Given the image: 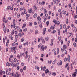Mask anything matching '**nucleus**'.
<instances>
[{
  "mask_svg": "<svg viewBox=\"0 0 77 77\" xmlns=\"http://www.w3.org/2000/svg\"><path fill=\"white\" fill-rule=\"evenodd\" d=\"M15 37L16 38H18V35H15Z\"/></svg>",
  "mask_w": 77,
  "mask_h": 77,
  "instance_id": "obj_47",
  "label": "nucleus"
},
{
  "mask_svg": "<svg viewBox=\"0 0 77 77\" xmlns=\"http://www.w3.org/2000/svg\"><path fill=\"white\" fill-rule=\"evenodd\" d=\"M27 28H25L23 30V32H26V31H27Z\"/></svg>",
  "mask_w": 77,
  "mask_h": 77,
  "instance_id": "obj_23",
  "label": "nucleus"
},
{
  "mask_svg": "<svg viewBox=\"0 0 77 77\" xmlns=\"http://www.w3.org/2000/svg\"><path fill=\"white\" fill-rule=\"evenodd\" d=\"M61 51H62V53H63V51H64V49H63V48H61Z\"/></svg>",
  "mask_w": 77,
  "mask_h": 77,
  "instance_id": "obj_46",
  "label": "nucleus"
},
{
  "mask_svg": "<svg viewBox=\"0 0 77 77\" xmlns=\"http://www.w3.org/2000/svg\"><path fill=\"white\" fill-rule=\"evenodd\" d=\"M11 33L12 34V35H14V30H13L11 32Z\"/></svg>",
  "mask_w": 77,
  "mask_h": 77,
  "instance_id": "obj_34",
  "label": "nucleus"
},
{
  "mask_svg": "<svg viewBox=\"0 0 77 77\" xmlns=\"http://www.w3.org/2000/svg\"><path fill=\"white\" fill-rule=\"evenodd\" d=\"M57 26H59V24H60V22H59V21L57 22Z\"/></svg>",
  "mask_w": 77,
  "mask_h": 77,
  "instance_id": "obj_37",
  "label": "nucleus"
},
{
  "mask_svg": "<svg viewBox=\"0 0 77 77\" xmlns=\"http://www.w3.org/2000/svg\"><path fill=\"white\" fill-rule=\"evenodd\" d=\"M32 9L30 8V9H29L28 10V12L29 13H32Z\"/></svg>",
  "mask_w": 77,
  "mask_h": 77,
  "instance_id": "obj_9",
  "label": "nucleus"
},
{
  "mask_svg": "<svg viewBox=\"0 0 77 77\" xmlns=\"http://www.w3.org/2000/svg\"><path fill=\"white\" fill-rule=\"evenodd\" d=\"M57 54H59V48H57Z\"/></svg>",
  "mask_w": 77,
  "mask_h": 77,
  "instance_id": "obj_24",
  "label": "nucleus"
},
{
  "mask_svg": "<svg viewBox=\"0 0 77 77\" xmlns=\"http://www.w3.org/2000/svg\"><path fill=\"white\" fill-rule=\"evenodd\" d=\"M19 66L18 65L17 67V71H18V70H19Z\"/></svg>",
  "mask_w": 77,
  "mask_h": 77,
  "instance_id": "obj_38",
  "label": "nucleus"
},
{
  "mask_svg": "<svg viewBox=\"0 0 77 77\" xmlns=\"http://www.w3.org/2000/svg\"><path fill=\"white\" fill-rule=\"evenodd\" d=\"M3 42L4 44H5V38H3Z\"/></svg>",
  "mask_w": 77,
  "mask_h": 77,
  "instance_id": "obj_40",
  "label": "nucleus"
},
{
  "mask_svg": "<svg viewBox=\"0 0 77 77\" xmlns=\"http://www.w3.org/2000/svg\"><path fill=\"white\" fill-rule=\"evenodd\" d=\"M10 64H11V66H13V67H14V65L12 63V62H11Z\"/></svg>",
  "mask_w": 77,
  "mask_h": 77,
  "instance_id": "obj_19",
  "label": "nucleus"
},
{
  "mask_svg": "<svg viewBox=\"0 0 77 77\" xmlns=\"http://www.w3.org/2000/svg\"><path fill=\"white\" fill-rule=\"evenodd\" d=\"M50 29L52 30H54V27H53V26H51L50 27Z\"/></svg>",
  "mask_w": 77,
  "mask_h": 77,
  "instance_id": "obj_48",
  "label": "nucleus"
},
{
  "mask_svg": "<svg viewBox=\"0 0 77 77\" xmlns=\"http://www.w3.org/2000/svg\"><path fill=\"white\" fill-rule=\"evenodd\" d=\"M56 33V31L55 30H54L53 31L52 33Z\"/></svg>",
  "mask_w": 77,
  "mask_h": 77,
  "instance_id": "obj_64",
  "label": "nucleus"
},
{
  "mask_svg": "<svg viewBox=\"0 0 77 77\" xmlns=\"http://www.w3.org/2000/svg\"><path fill=\"white\" fill-rule=\"evenodd\" d=\"M60 29H62V24L60 25Z\"/></svg>",
  "mask_w": 77,
  "mask_h": 77,
  "instance_id": "obj_56",
  "label": "nucleus"
},
{
  "mask_svg": "<svg viewBox=\"0 0 77 77\" xmlns=\"http://www.w3.org/2000/svg\"><path fill=\"white\" fill-rule=\"evenodd\" d=\"M40 60H41V61L42 62H43V61H44V60L43 59V58H41L40 59Z\"/></svg>",
  "mask_w": 77,
  "mask_h": 77,
  "instance_id": "obj_61",
  "label": "nucleus"
},
{
  "mask_svg": "<svg viewBox=\"0 0 77 77\" xmlns=\"http://www.w3.org/2000/svg\"><path fill=\"white\" fill-rule=\"evenodd\" d=\"M45 41L43 39V40H42V44H44V43H45Z\"/></svg>",
  "mask_w": 77,
  "mask_h": 77,
  "instance_id": "obj_45",
  "label": "nucleus"
},
{
  "mask_svg": "<svg viewBox=\"0 0 77 77\" xmlns=\"http://www.w3.org/2000/svg\"><path fill=\"white\" fill-rule=\"evenodd\" d=\"M44 9V7H42V8L40 9L41 11H42V10Z\"/></svg>",
  "mask_w": 77,
  "mask_h": 77,
  "instance_id": "obj_57",
  "label": "nucleus"
},
{
  "mask_svg": "<svg viewBox=\"0 0 77 77\" xmlns=\"http://www.w3.org/2000/svg\"><path fill=\"white\" fill-rule=\"evenodd\" d=\"M28 54H26V56L25 57V59H27L28 58Z\"/></svg>",
  "mask_w": 77,
  "mask_h": 77,
  "instance_id": "obj_25",
  "label": "nucleus"
},
{
  "mask_svg": "<svg viewBox=\"0 0 77 77\" xmlns=\"http://www.w3.org/2000/svg\"><path fill=\"white\" fill-rule=\"evenodd\" d=\"M23 70H26V66H25L23 68Z\"/></svg>",
  "mask_w": 77,
  "mask_h": 77,
  "instance_id": "obj_50",
  "label": "nucleus"
},
{
  "mask_svg": "<svg viewBox=\"0 0 77 77\" xmlns=\"http://www.w3.org/2000/svg\"><path fill=\"white\" fill-rule=\"evenodd\" d=\"M74 30L75 32H77V28L76 27H75Z\"/></svg>",
  "mask_w": 77,
  "mask_h": 77,
  "instance_id": "obj_54",
  "label": "nucleus"
},
{
  "mask_svg": "<svg viewBox=\"0 0 77 77\" xmlns=\"http://www.w3.org/2000/svg\"><path fill=\"white\" fill-rule=\"evenodd\" d=\"M38 31L37 30H36L35 31V34H38Z\"/></svg>",
  "mask_w": 77,
  "mask_h": 77,
  "instance_id": "obj_26",
  "label": "nucleus"
},
{
  "mask_svg": "<svg viewBox=\"0 0 77 77\" xmlns=\"http://www.w3.org/2000/svg\"><path fill=\"white\" fill-rule=\"evenodd\" d=\"M60 30H58V35H60Z\"/></svg>",
  "mask_w": 77,
  "mask_h": 77,
  "instance_id": "obj_36",
  "label": "nucleus"
},
{
  "mask_svg": "<svg viewBox=\"0 0 77 77\" xmlns=\"http://www.w3.org/2000/svg\"><path fill=\"white\" fill-rule=\"evenodd\" d=\"M53 23H55V24H57V21L55 19H54L53 20Z\"/></svg>",
  "mask_w": 77,
  "mask_h": 77,
  "instance_id": "obj_10",
  "label": "nucleus"
},
{
  "mask_svg": "<svg viewBox=\"0 0 77 77\" xmlns=\"http://www.w3.org/2000/svg\"><path fill=\"white\" fill-rule=\"evenodd\" d=\"M68 59L67 58H65L64 59V62H66V61H68Z\"/></svg>",
  "mask_w": 77,
  "mask_h": 77,
  "instance_id": "obj_21",
  "label": "nucleus"
},
{
  "mask_svg": "<svg viewBox=\"0 0 77 77\" xmlns=\"http://www.w3.org/2000/svg\"><path fill=\"white\" fill-rule=\"evenodd\" d=\"M71 6V4H68V7L69 8H70Z\"/></svg>",
  "mask_w": 77,
  "mask_h": 77,
  "instance_id": "obj_53",
  "label": "nucleus"
},
{
  "mask_svg": "<svg viewBox=\"0 0 77 77\" xmlns=\"http://www.w3.org/2000/svg\"><path fill=\"white\" fill-rule=\"evenodd\" d=\"M41 57H44V54H41Z\"/></svg>",
  "mask_w": 77,
  "mask_h": 77,
  "instance_id": "obj_63",
  "label": "nucleus"
},
{
  "mask_svg": "<svg viewBox=\"0 0 77 77\" xmlns=\"http://www.w3.org/2000/svg\"><path fill=\"white\" fill-rule=\"evenodd\" d=\"M20 57H22V56H24V53H20Z\"/></svg>",
  "mask_w": 77,
  "mask_h": 77,
  "instance_id": "obj_5",
  "label": "nucleus"
},
{
  "mask_svg": "<svg viewBox=\"0 0 77 77\" xmlns=\"http://www.w3.org/2000/svg\"><path fill=\"white\" fill-rule=\"evenodd\" d=\"M26 16L27 17H30V14H26Z\"/></svg>",
  "mask_w": 77,
  "mask_h": 77,
  "instance_id": "obj_60",
  "label": "nucleus"
},
{
  "mask_svg": "<svg viewBox=\"0 0 77 77\" xmlns=\"http://www.w3.org/2000/svg\"><path fill=\"white\" fill-rule=\"evenodd\" d=\"M46 69V67H45V66H44L43 69V71H44Z\"/></svg>",
  "mask_w": 77,
  "mask_h": 77,
  "instance_id": "obj_29",
  "label": "nucleus"
},
{
  "mask_svg": "<svg viewBox=\"0 0 77 77\" xmlns=\"http://www.w3.org/2000/svg\"><path fill=\"white\" fill-rule=\"evenodd\" d=\"M24 38L23 37L21 39V42H24Z\"/></svg>",
  "mask_w": 77,
  "mask_h": 77,
  "instance_id": "obj_13",
  "label": "nucleus"
},
{
  "mask_svg": "<svg viewBox=\"0 0 77 77\" xmlns=\"http://www.w3.org/2000/svg\"><path fill=\"white\" fill-rule=\"evenodd\" d=\"M58 39L59 41H60V40H61V37L60 36H58Z\"/></svg>",
  "mask_w": 77,
  "mask_h": 77,
  "instance_id": "obj_30",
  "label": "nucleus"
},
{
  "mask_svg": "<svg viewBox=\"0 0 77 77\" xmlns=\"http://www.w3.org/2000/svg\"><path fill=\"white\" fill-rule=\"evenodd\" d=\"M19 63H20V61H19V60H17V64H18V65H19Z\"/></svg>",
  "mask_w": 77,
  "mask_h": 77,
  "instance_id": "obj_59",
  "label": "nucleus"
},
{
  "mask_svg": "<svg viewBox=\"0 0 77 77\" xmlns=\"http://www.w3.org/2000/svg\"><path fill=\"white\" fill-rule=\"evenodd\" d=\"M16 77H19V74L18 72H17L16 73Z\"/></svg>",
  "mask_w": 77,
  "mask_h": 77,
  "instance_id": "obj_20",
  "label": "nucleus"
},
{
  "mask_svg": "<svg viewBox=\"0 0 77 77\" xmlns=\"http://www.w3.org/2000/svg\"><path fill=\"white\" fill-rule=\"evenodd\" d=\"M21 36H22L21 35V33H19L18 34V36H19L20 37H21Z\"/></svg>",
  "mask_w": 77,
  "mask_h": 77,
  "instance_id": "obj_33",
  "label": "nucleus"
},
{
  "mask_svg": "<svg viewBox=\"0 0 77 77\" xmlns=\"http://www.w3.org/2000/svg\"><path fill=\"white\" fill-rule=\"evenodd\" d=\"M17 57L19 59H20V55L18 54L17 56Z\"/></svg>",
  "mask_w": 77,
  "mask_h": 77,
  "instance_id": "obj_39",
  "label": "nucleus"
},
{
  "mask_svg": "<svg viewBox=\"0 0 77 77\" xmlns=\"http://www.w3.org/2000/svg\"><path fill=\"white\" fill-rule=\"evenodd\" d=\"M52 62V61L51 60H50V61L48 60V64H49H49H51V63Z\"/></svg>",
  "mask_w": 77,
  "mask_h": 77,
  "instance_id": "obj_7",
  "label": "nucleus"
},
{
  "mask_svg": "<svg viewBox=\"0 0 77 77\" xmlns=\"http://www.w3.org/2000/svg\"><path fill=\"white\" fill-rule=\"evenodd\" d=\"M44 45H42L41 48V50H42L43 51H44Z\"/></svg>",
  "mask_w": 77,
  "mask_h": 77,
  "instance_id": "obj_11",
  "label": "nucleus"
},
{
  "mask_svg": "<svg viewBox=\"0 0 77 77\" xmlns=\"http://www.w3.org/2000/svg\"><path fill=\"white\" fill-rule=\"evenodd\" d=\"M12 46H15V43L14 42V43H12Z\"/></svg>",
  "mask_w": 77,
  "mask_h": 77,
  "instance_id": "obj_52",
  "label": "nucleus"
},
{
  "mask_svg": "<svg viewBox=\"0 0 77 77\" xmlns=\"http://www.w3.org/2000/svg\"><path fill=\"white\" fill-rule=\"evenodd\" d=\"M17 30H20V27L19 26H17Z\"/></svg>",
  "mask_w": 77,
  "mask_h": 77,
  "instance_id": "obj_41",
  "label": "nucleus"
},
{
  "mask_svg": "<svg viewBox=\"0 0 77 77\" xmlns=\"http://www.w3.org/2000/svg\"><path fill=\"white\" fill-rule=\"evenodd\" d=\"M63 48L64 49L65 51L66 50V48H67V47L66 46V45H63Z\"/></svg>",
  "mask_w": 77,
  "mask_h": 77,
  "instance_id": "obj_3",
  "label": "nucleus"
},
{
  "mask_svg": "<svg viewBox=\"0 0 77 77\" xmlns=\"http://www.w3.org/2000/svg\"><path fill=\"white\" fill-rule=\"evenodd\" d=\"M6 72H8V75H11V73L8 72V70H6Z\"/></svg>",
  "mask_w": 77,
  "mask_h": 77,
  "instance_id": "obj_32",
  "label": "nucleus"
},
{
  "mask_svg": "<svg viewBox=\"0 0 77 77\" xmlns=\"http://www.w3.org/2000/svg\"><path fill=\"white\" fill-rule=\"evenodd\" d=\"M37 19L38 21H40L41 20V17H40V16L38 17L37 18Z\"/></svg>",
  "mask_w": 77,
  "mask_h": 77,
  "instance_id": "obj_18",
  "label": "nucleus"
},
{
  "mask_svg": "<svg viewBox=\"0 0 77 77\" xmlns=\"http://www.w3.org/2000/svg\"><path fill=\"white\" fill-rule=\"evenodd\" d=\"M68 59H70V55H69L68 56Z\"/></svg>",
  "mask_w": 77,
  "mask_h": 77,
  "instance_id": "obj_51",
  "label": "nucleus"
},
{
  "mask_svg": "<svg viewBox=\"0 0 77 77\" xmlns=\"http://www.w3.org/2000/svg\"><path fill=\"white\" fill-rule=\"evenodd\" d=\"M44 4H45V2H44V1L42 2V5H44Z\"/></svg>",
  "mask_w": 77,
  "mask_h": 77,
  "instance_id": "obj_49",
  "label": "nucleus"
},
{
  "mask_svg": "<svg viewBox=\"0 0 77 77\" xmlns=\"http://www.w3.org/2000/svg\"><path fill=\"white\" fill-rule=\"evenodd\" d=\"M77 73V70H75V72L73 73L72 76L73 77H76V74Z\"/></svg>",
  "mask_w": 77,
  "mask_h": 77,
  "instance_id": "obj_2",
  "label": "nucleus"
},
{
  "mask_svg": "<svg viewBox=\"0 0 77 77\" xmlns=\"http://www.w3.org/2000/svg\"><path fill=\"white\" fill-rule=\"evenodd\" d=\"M9 9H11V7L10 6H8L7 8L6 9V11H7V10H9Z\"/></svg>",
  "mask_w": 77,
  "mask_h": 77,
  "instance_id": "obj_4",
  "label": "nucleus"
},
{
  "mask_svg": "<svg viewBox=\"0 0 77 77\" xmlns=\"http://www.w3.org/2000/svg\"><path fill=\"white\" fill-rule=\"evenodd\" d=\"M17 18H20V14H17Z\"/></svg>",
  "mask_w": 77,
  "mask_h": 77,
  "instance_id": "obj_62",
  "label": "nucleus"
},
{
  "mask_svg": "<svg viewBox=\"0 0 77 77\" xmlns=\"http://www.w3.org/2000/svg\"><path fill=\"white\" fill-rule=\"evenodd\" d=\"M46 24L47 26L49 24V21H48L46 22Z\"/></svg>",
  "mask_w": 77,
  "mask_h": 77,
  "instance_id": "obj_44",
  "label": "nucleus"
},
{
  "mask_svg": "<svg viewBox=\"0 0 77 77\" xmlns=\"http://www.w3.org/2000/svg\"><path fill=\"white\" fill-rule=\"evenodd\" d=\"M73 45H74V47H76L77 46V44H76V43H74L73 44Z\"/></svg>",
  "mask_w": 77,
  "mask_h": 77,
  "instance_id": "obj_42",
  "label": "nucleus"
},
{
  "mask_svg": "<svg viewBox=\"0 0 77 77\" xmlns=\"http://www.w3.org/2000/svg\"><path fill=\"white\" fill-rule=\"evenodd\" d=\"M45 74H48L49 72V70L48 69H47L45 71Z\"/></svg>",
  "mask_w": 77,
  "mask_h": 77,
  "instance_id": "obj_12",
  "label": "nucleus"
},
{
  "mask_svg": "<svg viewBox=\"0 0 77 77\" xmlns=\"http://www.w3.org/2000/svg\"><path fill=\"white\" fill-rule=\"evenodd\" d=\"M37 17V14H36V13H35L34 15V18H36Z\"/></svg>",
  "mask_w": 77,
  "mask_h": 77,
  "instance_id": "obj_14",
  "label": "nucleus"
},
{
  "mask_svg": "<svg viewBox=\"0 0 77 77\" xmlns=\"http://www.w3.org/2000/svg\"><path fill=\"white\" fill-rule=\"evenodd\" d=\"M47 18H45L44 19V22L45 23V21L47 20Z\"/></svg>",
  "mask_w": 77,
  "mask_h": 77,
  "instance_id": "obj_55",
  "label": "nucleus"
},
{
  "mask_svg": "<svg viewBox=\"0 0 77 77\" xmlns=\"http://www.w3.org/2000/svg\"><path fill=\"white\" fill-rule=\"evenodd\" d=\"M68 18H67L66 20V22L67 24H68Z\"/></svg>",
  "mask_w": 77,
  "mask_h": 77,
  "instance_id": "obj_31",
  "label": "nucleus"
},
{
  "mask_svg": "<svg viewBox=\"0 0 77 77\" xmlns=\"http://www.w3.org/2000/svg\"><path fill=\"white\" fill-rule=\"evenodd\" d=\"M15 48H16V47H14L13 48L11 47V51L12 52H13L14 51V54H16L17 53L16 52V51H15Z\"/></svg>",
  "mask_w": 77,
  "mask_h": 77,
  "instance_id": "obj_1",
  "label": "nucleus"
},
{
  "mask_svg": "<svg viewBox=\"0 0 77 77\" xmlns=\"http://www.w3.org/2000/svg\"><path fill=\"white\" fill-rule=\"evenodd\" d=\"M52 75H54V76H55V75H56V74L55 72H53L52 73Z\"/></svg>",
  "mask_w": 77,
  "mask_h": 77,
  "instance_id": "obj_28",
  "label": "nucleus"
},
{
  "mask_svg": "<svg viewBox=\"0 0 77 77\" xmlns=\"http://www.w3.org/2000/svg\"><path fill=\"white\" fill-rule=\"evenodd\" d=\"M8 66H10V64L9 63V62H8L6 63V66H8Z\"/></svg>",
  "mask_w": 77,
  "mask_h": 77,
  "instance_id": "obj_16",
  "label": "nucleus"
},
{
  "mask_svg": "<svg viewBox=\"0 0 77 77\" xmlns=\"http://www.w3.org/2000/svg\"><path fill=\"white\" fill-rule=\"evenodd\" d=\"M66 14V11H64V10H63L62 11V14L63 15V14H64V15H65Z\"/></svg>",
  "mask_w": 77,
  "mask_h": 77,
  "instance_id": "obj_6",
  "label": "nucleus"
},
{
  "mask_svg": "<svg viewBox=\"0 0 77 77\" xmlns=\"http://www.w3.org/2000/svg\"><path fill=\"white\" fill-rule=\"evenodd\" d=\"M69 64L68 63H67V64H66V66H65V68H66L68 67V66Z\"/></svg>",
  "mask_w": 77,
  "mask_h": 77,
  "instance_id": "obj_27",
  "label": "nucleus"
},
{
  "mask_svg": "<svg viewBox=\"0 0 77 77\" xmlns=\"http://www.w3.org/2000/svg\"><path fill=\"white\" fill-rule=\"evenodd\" d=\"M58 65H62V61H60L59 63H57Z\"/></svg>",
  "mask_w": 77,
  "mask_h": 77,
  "instance_id": "obj_8",
  "label": "nucleus"
},
{
  "mask_svg": "<svg viewBox=\"0 0 77 77\" xmlns=\"http://www.w3.org/2000/svg\"><path fill=\"white\" fill-rule=\"evenodd\" d=\"M26 24H24L22 26V29H24L26 27Z\"/></svg>",
  "mask_w": 77,
  "mask_h": 77,
  "instance_id": "obj_17",
  "label": "nucleus"
},
{
  "mask_svg": "<svg viewBox=\"0 0 77 77\" xmlns=\"http://www.w3.org/2000/svg\"><path fill=\"white\" fill-rule=\"evenodd\" d=\"M29 25L30 26H32V23L31 22H29Z\"/></svg>",
  "mask_w": 77,
  "mask_h": 77,
  "instance_id": "obj_22",
  "label": "nucleus"
},
{
  "mask_svg": "<svg viewBox=\"0 0 77 77\" xmlns=\"http://www.w3.org/2000/svg\"><path fill=\"white\" fill-rule=\"evenodd\" d=\"M45 40L46 41H48L49 40V38H48V37H46L45 38Z\"/></svg>",
  "mask_w": 77,
  "mask_h": 77,
  "instance_id": "obj_15",
  "label": "nucleus"
},
{
  "mask_svg": "<svg viewBox=\"0 0 77 77\" xmlns=\"http://www.w3.org/2000/svg\"><path fill=\"white\" fill-rule=\"evenodd\" d=\"M44 12L45 14H46L47 13V10L46 9H45L44 10Z\"/></svg>",
  "mask_w": 77,
  "mask_h": 77,
  "instance_id": "obj_43",
  "label": "nucleus"
},
{
  "mask_svg": "<svg viewBox=\"0 0 77 77\" xmlns=\"http://www.w3.org/2000/svg\"><path fill=\"white\" fill-rule=\"evenodd\" d=\"M34 8L35 10H36V9H37V8L36 7V6L35 5L34 6Z\"/></svg>",
  "mask_w": 77,
  "mask_h": 77,
  "instance_id": "obj_35",
  "label": "nucleus"
},
{
  "mask_svg": "<svg viewBox=\"0 0 77 77\" xmlns=\"http://www.w3.org/2000/svg\"><path fill=\"white\" fill-rule=\"evenodd\" d=\"M20 72H23V69H20Z\"/></svg>",
  "mask_w": 77,
  "mask_h": 77,
  "instance_id": "obj_58",
  "label": "nucleus"
}]
</instances>
